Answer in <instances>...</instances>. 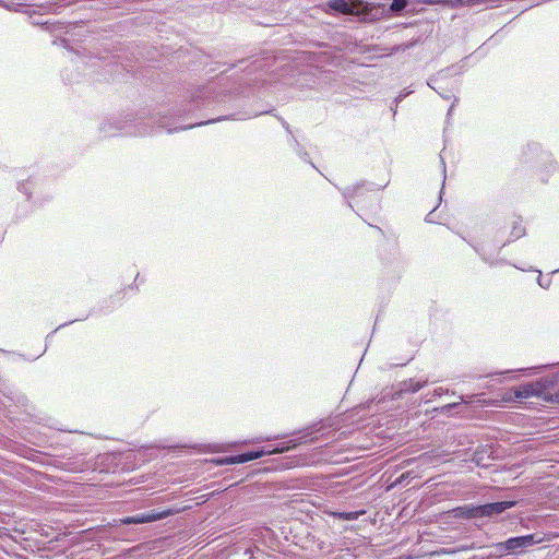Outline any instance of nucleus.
<instances>
[{
	"mask_svg": "<svg viewBox=\"0 0 559 559\" xmlns=\"http://www.w3.org/2000/svg\"><path fill=\"white\" fill-rule=\"evenodd\" d=\"M138 282L143 283V280H140V275L139 274H136V276L134 278V284H136Z\"/></svg>",
	"mask_w": 559,
	"mask_h": 559,
	"instance_id": "obj_32",
	"label": "nucleus"
},
{
	"mask_svg": "<svg viewBox=\"0 0 559 559\" xmlns=\"http://www.w3.org/2000/svg\"><path fill=\"white\" fill-rule=\"evenodd\" d=\"M369 226H371V227L376 228V229H377L381 235H383V234H384V233H383V230H382L380 227H378V226H373V225H371V224H369Z\"/></svg>",
	"mask_w": 559,
	"mask_h": 559,
	"instance_id": "obj_31",
	"label": "nucleus"
},
{
	"mask_svg": "<svg viewBox=\"0 0 559 559\" xmlns=\"http://www.w3.org/2000/svg\"><path fill=\"white\" fill-rule=\"evenodd\" d=\"M138 282L143 283V280H140V275L139 274H136V276L134 278V284H136Z\"/></svg>",
	"mask_w": 559,
	"mask_h": 559,
	"instance_id": "obj_33",
	"label": "nucleus"
},
{
	"mask_svg": "<svg viewBox=\"0 0 559 559\" xmlns=\"http://www.w3.org/2000/svg\"><path fill=\"white\" fill-rule=\"evenodd\" d=\"M559 385V370L546 377L539 378L535 382L524 383L514 389V396L518 400H524L532 396H545L550 390Z\"/></svg>",
	"mask_w": 559,
	"mask_h": 559,
	"instance_id": "obj_7",
	"label": "nucleus"
},
{
	"mask_svg": "<svg viewBox=\"0 0 559 559\" xmlns=\"http://www.w3.org/2000/svg\"><path fill=\"white\" fill-rule=\"evenodd\" d=\"M490 459V452L487 448L477 449L473 453L472 461L478 466H487L486 460Z\"/></svg>",
	"mask_w": 559,
	"mask_h": 559,
	"instance_id": "obj_18",
	"label": "nucleus"
},
{
	"mask_svg": "<svg viewBox=\"0 0 559 559\" xmlns=\"http://www.w3.org/2000/svg\"><path fill=\"white\" fill-rule=\"evenodd\" d=\"M386 186H388V182L380 186V185H377V183L370 182V181H361V182H357L353 186H348L345 188H338V190L341 191L343 198L345 199L347 206L352 211H354L352 200L362 197L365 191H379V190L384 189Z\"/></svg>",
	"mask_w": 559,
	"mask_h": 559,
	"instance_id": "obj_10",
	"label": "nucleus"
},
{
	"mask_svg": "<svg viewBox=\"0 0 559 559\" xmlns=\"http://www.w3.org/2000/svg\"><path fill=\"white\" fill-rule=\"evenodd\" d=\"M408 0H391V3L388 9L381 3V8L384 10V12L391 13V14H401L408 5Z\"/></svg>",
	"mask_w": 559,
	"mask_h": 559,
	"instance_id": "obj_17",
	"label": "nucleus"
},
{
	"mask_svg": "<svg viewBox=\"0 0 559 559\" xmlns=\"http://www.w3.org/2000/svg\"><path fill=\"white\" fill-rule=\"evenodd\" d=\"M518 504L515 500L486 502L483 504H464L452 510L455 518L463 520L496 519Z\"/></svg>",
	"mask_w": 559,
	"mask_h": 559,
	"instance_id": "obj_6",
	"label": "nucleus"
},
{
	"mask_svg": "<svg viewBox=\"0 0 559 559\" xmlns=\"http://www.w3.org/2000/svg\"><path fill=\"white\" fill-rule=\"evenodd\" d=\"M423 3L427 5L444 3V0H423Z\"/></svg>",
	"mask_w": 559,
	"mask_h": 559,
	"instance_id": "obj_28",
	"label": "nucleus"
},
{
	"mask_svg": "<svg viewBox=\"0 0 559 559\" xmlns=\"http://www.w3.org/2000/svg\"><path fill=\"white\" fill-rule=\"evenodd\" d=\"M47 349H48V344H45L44 348L37 355L26 356V355H24L22 353H15V352H13L12 354L17 356L21 359H24V360H27V361H35L36 359L41 357L47 352Z\"/></svg>",
	"mask_w": 559,
	"mask_h": 559,
	"instance_id": "obj_22",
	"label": "nucleus"
},
{
	"mask_svg": "<svg viewBox=\"0 0 559 559\" xmlns=\"http://www.w3.org/2000/svg\"><path fill=\"white\" fill-rule=\"evenodd\" d=\"M522 159L525 164H535L536 174L543 183H547L552 176L559 173L558 160L538 142L526 144L522 152Z\"/></svg>",
	"mask_w": 559,
	"mask_h": 559,
	"instance_id": "obj_5",
	"label": "nucleus"
},
{
	"mask_svg": "<svg viewBox=\"0 0 559 559\" xmlns=\"http://www.w3.org/2000/svg\"><path fill=\"white\" fill-rule=\"evenodd\" d=\"M428 378H411L392 386L394 395L402 397L405 394L416 393L428 384Z\"/></svg>",
	"mask_w": 559,
	"mask_h": 559,
	"instance_id": "obj_13",
	"label": "nucleus"
},
{
	"mask_svg": "<svg viewBox=\"0 0 559 559\" xmlns=\"http://www.w3.org/2000/svg\"><path fill=\"white\" fill-rule=\"evenodd\" d=\"M456 102H457V98H454V102L452 103V105L450 106V108H449V110H448V114H447V115H448V117L451 115V112H452V110H453V108H454V106H455V103H456Z\"/></svg>",
	"mask_w": 559,
	"mask_h": 559,
	"instance_id": "obj_29",
	"label": "nucleus"
},
{
	"mask_svg": "<svg viewBox=\"0 0 559 559\" xmlns=\"http://www.w3.org/2000/svg\"><path fill=\"white\" fill-rule=\"evenodd\" d=\"M175 513H176V510H174V509H165L162 511L150 510L146 512L126 516V518L121 519L120 522L123 525L145 524V523H152V522H156V521L166 519Z\"/></svg>",
	"mask_w": 559,
	"mask_h": 559,
	"instance_id": "obj_11",
	"label": "nucleus"
},
{
	"mask_svg": "<svg viewBox=\"0 0 559 559\" xmlns=\"http://www.w3.org/2000/svg\"><path fill=\"white\" fill-rule=\"evenodd\" d=\"M180 104L168 108L166 110H159L156 114L146 115L145 112L127 114L123 117H111L104 120L99 126V132L104 136H116L119 134L124 135H147L153 133V127H147L144 120L148 119L151 123H157L158 128L164 129L167 133H170L167 128H164L160 123V117L167 116V119L175 122V126H185L182 122L186 120L185 114L181 112L180 118L178 109Z\"/></svg>",
	"mask_w": 559,
	"mask_h": 559,
	"instance_id": "obj_2",
	"label": "nucleus"
},
{
	"mask_svg": "<svg viewBox=\"0 0 559 559\" xmlns=\"http://www.w3.org/2000/svg\"><path fill=\"white\" fill-rule=\"evenodd\" d=\"M537 283H538V285H539L542 288L547 289V288H549V286H550V284H551V280H550V278H548V280H544V278L542 277V273L539 272V275H538V277H537Z\"/></svg>",
	"mask_w": 559,
	"mask_h": 559,
	"instance_id": "obj_25",
	"label": "nucleus"
},
{
	"mask_svg": "<svg viewBox=\"0 0 559 559\" xmlns=\"http://www.w3.org/2000/svg\"><path fill=\"white\" fill-rule=\"evenodd\" d=\"M249 94H252V91H249V93L245 95L236 91L224 90L219 87L217 83L211 82L206 85L198 86L197 88L189 91L188 99L180 103V108L178 109V112H180L179 117L181 118V112H183L187 119L197 111L212 107L214 108L215 106L227 111L226 114L215 118H210L205 121L188 123L187 126H175V122H171L167 119V116L163 115L160 117V123L164 128H167L169 132H179L223 120H246L262 114L272 112L249 110Z\"/></svg>",
	"mask_w": 559,
	"mask_h": 559,
	"instance_id": "obj_1",
	"label": "nucleus"
},
{
	"mask_svg": "<svg viewBox=\"0 0 559 559\" xmlns=\"http://www.w3.org/2000/svg\"><path fill=\"white\" fill-rule=\"evenodd\" d=\"M334 429L329 420L320 421L309 427L298 438L290 439L271 448L254 449L246 452H241L235 455H230L225 459L227 464H243L257 459H260L266 454L272 453H284L295 449L299 444H308L318 441L320 438L328 439L330 435H333Z\"/></svg>",
	"mask_w": 559,
	"mask_h": 559,
	"instance_id": "obj_3",
	"label": "nucleus"
},
{
	"mask_svg": "<svg viewBox=\"0 0 559 559\" xmlns=\"http://www.w3.org/2000/svg\"><path fill=\"white\" fill-rule=\"evenodd\" d=\"M440 162H441V165H442V168H443V174H445V163H444L442 157L440 158Z\"/></svg>",
	"mask_w": 559,
	"mask_h": 559,
	"instance_id": "obj_34",
	"label": "nucleus"
},
{
	"mask_svg": "<svg viewBox=\"0 0 559 559\" xmlns=\"http://www.w3.org/2000/svg\"><path fill=\"white\" fill-rule=\"evenodd\" d=\"M275 58L269 53H263L261 56H252L247 59H241L237 63L229 64V68L226 70H230L234 68H239L240 70L247 71V75L258 74L255 79H260L262 75H266L267 72L274 67ZM262 81L266 82V79H262Z\"/></svg>",
	"mask_w": 559,
	"mask_h": 559,
	"instance_id": "obj_8",
	"label": "nucleus"
},
{
	"mask_svg": "<svg viewBox=\"0 0 559 559\" xmlns=\"http://www.w3.org/2000/svg\"><path fill=\"white\" fill-rule=\"evenodd\" d=\"M461 402L449 403L447 405L441 406L440 408H436V411L442 415H450L454 409L460 407Z\"/></svg>",
	"mask_w": 559,
	"mask_h": 559,
	"instance_id": "obj_23",
	"label": "nucleus"
},
{
	"mask_svg": "<svg viewBox=\"0 0 559 559\" xmlns=\"http://www.w3.org/2000/svg\"><path fill=\"white\" fill-rule=\"evenodd\" d=\"M34 188V180L28 178L26 180H22L17 183V190L26 195L29 201L32 198V190Z\"/></svg>",
	"mask_w": 559,
	"mask_h": 559,
	"instance_id": "obj_19",
	"label": "nucleus"
},
{
	"mask_svg": "<svg viewBox=\"0 0 559 559\" xmlns=\"http://www.w3.org/2000/svg\"><path fill=\"white\" fill-rule=\"evenodd\" d=\"M288 145L301 160L310 163L312 167H314V165L310 162L308 152L305 150L304 146L299 144L298 140L294 134L288 138Z\"/></svg>",
	"mask_w": 559,
	"mask_h": 559,
	"instance_id": "obj_16",
	"label": "nucleus"
},
{
	"mask_svg": "<svg viewBox=\"0 0 559 559\" xmlns=\"http://www.w3.org/2000/svg\"><path fill=\"white\" fill-rule=\"evenodd\" d=\"M462 239L465 240L479 255V258L490 267H495L501 264H509V262H507L504 259H493L483 243L467 240L465 237H462Z\"/></svg>",
	"mask_w": 559,
	"mask_h": 559,
	"instance_id": "obj_14",
	"label": "nucleus"
},
{
	"mask_svg": "<svg viewBox=\"0 0 559 559\" xmlns=\"http://www.w3.org/2000/svg\"><path fill=\"white\" fill-rule=\"evenodd\" d=\"M396 107H397V105H395V107H391V109H392V111H393V116H395V115H396Z\"/></svg>",
	"mask_w": 559,
	"mask_h": 559,
	"instance_id": "obj_35",
	"label": "nucleus"
},
{
	"mask_svg": "<svg viewBox=\"0 0 559 559\" xmlns=\"http://www.w3.org/2000/svg\"><path fill=\"white\" fill-rule=\"evenodd\" d=\"M463 0H454L451 4L452 7H455L456 4H462Z\"/></svg>",
	"mask_w": 559,
	"mask_h": 559,
	"instance_id": "obj_30",
	"label": "nucleus"
},
{
	"mask_svg": "<svg viewBox=\"0 0 559 559\" xmlns=\"http://www.w3.org/2000/svg\"><path fill=\"white\" fill-rule=\"evenodd\" d=\"M558 272H559V269L552 271V273H558Z\"/></svg>",
	"mask_w": 559,
	"mask_h": 559,
	"instance_id": "obj_37",
	"label": "nucleus"
},
{
	"mask_svg": "<svg viewBox=\"0 0 559 559\" xmlns=\"http://www.w3.org/2000/svg\"><path fill=\"white\" fill-rule=\"evenodd\" d=\"M404 479V475H401L400 479L397 480V483H402V480Z\"/></svg>",
	"mask_w": 559,
	"mask_h": 559,
	"instance_id": "obj_36",
	"label": "nucleus"
},
{
	"mask_svg": "<svg viewBox=\"0 0 559 559\" xmlns=\"http://www.w3.org/2000/svg\"><path fill=\"white\" fill-rule=\"evenodd\" d=\"M544 542V537L540 536L538 533L534 534H527V535H521V536H514L506 539L504 542H500L496 544V549L498 552L502 555H518L521 554L523 550L540 544Z\"/></svg>",
	"mask_w": 559,
	"mask_h": 559,
	"instance_id": "obj_9",
	"label": "nucleus"
},
{
	"mask_svg": "<svg viewBox=\"0 0 559 559\" xmlns=\"http://www.w3.org/2000/svg\"><path fill=\"white\" fill-rule=\"evenodd\" d=\"M462 72V67L452 66L445 69L440 70L436 75H431L427 80V85L436 91L443 99H450L452 94L450 91L443 88L439 82L443 79H447L450 75H456Z\"/></svg>",
	"mask_w": 559,
	"mask_h": 559,
	"instance_id": "obj_12",
	"label": "nucleus"
},
{
	"mask_svg": "<svg viewBox=\"0 0 559 559\" xmlns=\"http://www.w3.org/2000/svg\"><path fill=\"white\" fill-rule=\"evenodd\" d=\"M552 365H540V366H537V367H532V368H521V369H516L515 371H519V372H526L528 370H532L533 373H538L540 372L542 370H545V369H548L549 367H551ZM514 370H507V371H502V372H497L496 374H504V373H511L513 372Z\"/></svg>",
	"mask_w": 559,
	"mask_h": 559,
	"instance_id": "obj_21",
	"label": "nucleus"
},
{
	"mask_svg": "<svg viewBox=\"0 0 559 559\" xmlns=\"http://www.w3.org/2000/svg\"><path fill=\"white\" fill-rule=\"evenodd\" d=\"M324 5L325 12L330 14L350 15L362 22H374L384 11L380 4L358 0H329Z\"/></svg>",
	"mask_w": 559,
	"mask_h": 559,
	"instance_id": "obj_4",
	"label": "nucleus"
},
{
	"mask_svg": "<svg viewBox=\"0 0 559 559\" xmlns=\"http://www.w3.org/2000/svg\"><path fill=\"white\" fill-rule=\"evenodd\" d=\"M444 394H452V395H455V392H450V390L448 389H443V388H436L432 392H431V395L429 396L428 394L425 396V400L424 402L427 404V403H430L431 401L438 399V397H441L442 395Z\"/></svg>",
	"mask_w": 559,
	"mask_h": 559,
	"instance_id": "obj_20",
	"label": "nucleus"
},
{
	"mask_svg": "<svg viewBox=\"0 0 559 559\" xmlns=\"http://www.w3.org/2000/svg\"><path fill=\"white\" fill-rule=\"evenodd\" d=\"M525 235H526V228L522 224L521 218H518L512 223V228H511L509 238L503 242L495 243L493 249L497 252H499L502 248H504L506 246L510 245L511 242L524 237Z\"/></svg>",
	"mask_w": 559,
	"mask_h": 559,
	"instance_id": "obj_15",
	"label": "nucleus"
},
{
	"mask_svg": "<svg viewBox=\"0 0 559 559\" xmlns=\"http://www.w3.org/2000/svg\"><path fill=\"white\" fill-rule=\"evenodd\" d=\"M276 118L278 119V121L281 122L282 127L285 129V131L287 132L288 134V138L290 135H293V131H292V128L289 126V123L281 116H276Z\"/></svg>",
	"mask_w": 559,
	"mask_h": 559,
	"instance_id": "obj_24",
	"label": "nucleus"
},
{
	"mask_svg": "<svg viewBox=\"0 0 559 559\" xmlns=\"http://www.w3.org/2000/svg\"><path fill=\"white\" fill-rule=\"evenodd\" d=\"M72 322H73V321L62 323V324H60V325H59L55 331H52L51 333H49V334L46 336V344H48V342H51V338H50V337H51V335H52L55 332H57V331H59L60 329H62V328L67 326L68 324H71Z\"/></svg>",
	"mask_w": 559,
	"mask_h": 559,
	"instance_id": "obj_27",
	"label": "nucleus"
},
{
	"mask_svg": "<svg viewBox=\"0 0 559 559\" xmlns=\"http://www.w3.org/2000/svg\"><path fill=\"white\" fill-rule=\"evenodd\" d=\"M411 93H413V91H405V92L400 93V95L396 96L394 102H393L394 105H399V103H401Z\"/></svg>",
	"mask_w": 559,
	"mask_h": 559,
	"instance_id": "obj_26",
	"label": "nucleus"
}]
</instances>
